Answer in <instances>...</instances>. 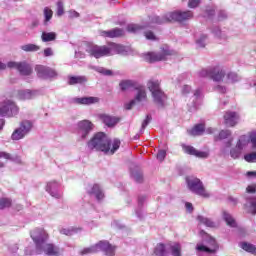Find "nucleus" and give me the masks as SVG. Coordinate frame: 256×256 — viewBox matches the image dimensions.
Returning <instances> with one entry per match:
<instances>
[{
  "mask_svg": "<svg viewBox=\"0 0 256 256\" xmlns=\"http://www.w3.org/2000/svg\"><path fill=\"white\" fill-rule=\"evenodd\" d=\"M30 236L36 245V253L38 255H41L42 253L49 256H57L61 254V250H59L57 246L47 243L49 234H47L45 229L36 228L30 232Z\"/></svg>",
  "mask_w": 256,
  "mask_h": 256,
  "instance_id": "nucleus-1",
  "label": "nucleus"
},
{
  "mask_svg": "<svg viewBox=\"0 0 256 256\" xmlns=\"http://www.w3.org/2000/svg\"><path fill=\"white\" fill-rule=\"evenodd\" d=\"M121 146V141L115 139L112 142L111 147V139L107 136V134L103 132H99L93 136V138L88 142V147L90 149H95L96 151H102L105 155H114L115 151L119 149Z\"/></svg>",
  "mask_w": 256,
  "mask_h": 256,
  "instance_id": "nucleus-2",
  "label": "nucleus"
},
{
  "mask_svg": "<svg viewBox=\"0 0 256 256\" xmlns=\"http://www.w3.org/2000/svg\"><path fill=\"white\" fill-rule=\"evenodd\" d=\"M87 51L92 57L99 59L101 57H111V55H123L125 46L115 43H109L104 46L92 45Z\"/></svg>",
  "mask_w": 256,
  "mask_h": 256,
  "instance_id": "nucleus-3",
  "label": "nucleus"
},
{
  "mask_svg": "<svg viewBox=\"0 0 256 256\" xmlns=\"http://www.w3.org/2000/svg\"><path fill=\"white\" fill-rule=\"evenodd\" d=\"M189 19H193V12L191 11H176L170 12L165 15V17L161 18L159 16H154L152 18V23H156L157 25H162V23H169L171 21H179L180 23L183 21H187Z\"/></svg>",
  "mask_w": 256,
  "mask_h": 256,
  "instance_id": "nucleus-4",
  "label": "nucleus"
},
{
  "mask_svg": "<svg viewBox=\"0 0 256 256\" xmlns=\"http://www.w3.org/2000/svg\"><path fill=\"white\" fill-rule=\"evenodd\" d=\"M147 87L150 93H152V99L155 105H157V107H165V103H167V95L161 90V82H159V80H149Z\"/></svg>",
  "mask_w": 256,
  "mask_h": 256,
  "instance_id": "nucleus-5",
  "label": "nucleus"
},
{
  "mask_svg": "<svg viewBox=\"0 0 256 256\" xmlns=\"http://www.w3.org/2000/svg\"><path fill=\"white\" fill-rule=\"evenodd\" d=\"M186 183L191 193L199 195V197H203L204 199L211 197V194L205 189V185H203V182L199 178L193 176L187 177Z\"/></svg>",
  "mask_w": 256,
  "mask_h": 256,
  "instance_id": "nucleus-6",
  "label": "nucleus"
},
{
  "mask_svg": "<svg viewBox=\"0 0 256 256\" xmlns=\"http://www.w3.org/2000/svg\"><path fill=\"white\" fill-rule=\"evenodd\" d=\"M19 113V107L17 104L11 100H4L0 103V117H13V115H17ZM3 125H5V120L0 119V131L3 129Z\"/></svg>",
  "mask_w": 256,
  "mask_h": 256,
  "instance_id": "nucleus-7",
  "label": "nucleus"
},
{
  "mask_svg": "<svg viewBox=\"0 0 256 256\" xmlns=\"http://www.w3.org/2000/svg\"><path fill=\"white\" fill-rule=\"evenodd\" d=\"M98 251H104V253L107 256L115 255V247L111 246V244H109V242H107V241H100L99 243H97L94 246L84 248L80 252V254L81 255H91L93 253H98Z\"/></svg>",
  "mask_w": 256,
  "mask_h": 256,
  "instance_id": "nucleus-8",
  "label": "nucleus"
},
{
  "mask_svg": "<svg viewBox=\"0 0 256 256\" xmlns=\"http://www.w3.org/2000/svg\"><path fill=\"white\" fill-rule=\"evenodd\" d=\"M174 53L175 52L173 50L166 48L158 53L148 52L146 54H143V59L144 61H147V63H156V61H165L167 57L173 55Z\"/></svg>",
  "mask_w": 256,
  "mask_h": 256,
  "instance_id": "nucleus-9",
  "label": "nucleus"
},
{
  "mask_svg": "<svg viewBox=\"0 0 256 256\" xmlns=\"http://www.w3.org/2000/svg\"><path fill=\"white\" fill-rule=\"evenodd\" d=\"M31 129H33V123L29 120H24L21 122L20 127L17 128L12 133V139L13 141H19L20 139H23L27 134L31 132Z\"/></svg>",
  "mask_w": 256,
  "mask_h": 256,
  "instance_id": "nucleus-10",
  "label": "nucleus"
},
{
  "mask_svg": "<svg viewBox=\"0 0 256 256\" xmlns=\"http://www.w3.org/2000/svg\"><path fill=\"white\" fill-rule=\"evenodd\" d=\"M93 131V123L89 120H82L77 124V134L81 139L89 137V134Z\"/></svg>",
  "mask_w": 256,
  "mask_h": 256,
  "instance_id": "nucleus-11",
  "label": "nucleus"
},
{
  "mask_svg": "<svg viewBox=\"0 0 256 256\" xmlns=\"http://www.w3.org/2000/svg\"><path fill=\"white\" fill-rule=\"evenodd\" d=\"M7 67L9 69H17L21 75H31L33 68L27 62H8Z\"/></svg>",
  "mask_w": 256,
  "mask_h": 256,
  "instance_id": "nucleus-12",
  "label": "nucleus"
},
{
  "mask_svg": "<svg viewBox=\"0 0 256 256\" xmlns=\"http://www.w3.org/2000/svg\"><path fill=\"white\" fill-rule=\"evenodd\" d=\"M35 71L40 79H53V77H57V71L47 66L36 65Z\"/></svg>",
  "mask_w": 256,
  "mask_h": 256,
  "instance_id": "nucleus-13",
  "label": "nucleus"
},
{
  "mask_svg": "<svg viewBox=\"0 0 256 256\" xmlns=\"http://www.w3.org/2000/svg\"><path fill=\"white\" fill-rule=\"evenodd\" d=\"M196 249L201 253H215V251L219 249V246L217 245V241L215 240V238L209 237L208 246L197 244Z\"/></svg>",
  "mask_w": 256,
  "mask_h": 256,
  "instance_id": "nucleus-14",
  "label": "nucleus"
},
{
  "mask_svg": "<svg viewBox=\"0 0 256 256\" xmlns=\"http://www.w3.org/2000/svg\"><path fill=\"white\" fill-rule=\"evenodd\" d=\"M201 95H202L201 89L198 88L194 91L193 96L190 98L188 102V109L191 113L199 109V105H201Z\"/></svg>",
  "mask_w": 256,
  "mask_h": 256,
  "instance_id": "nucleus-15",
  "label": "nucleus"
},
{
  "mask_svg": "<svg viewBox=\"0 0 256 256\" xmlns=\"http://www.w3.org/2000/svg\"><path fill=\"white\" fill-rule=\"evenodd\" d=\"M39 95H41V91L39 90H19L16 97L20 101H29L39 97Z\"/></svg>",
  "mask_w": 256,
  "mask_h": 256,
  "instance_id": "nucleus-16",
  "label": "nucleus"
},
{
  "mask_svg": "<svg viewBox=\"0 0 256 256\" xmlns=\"http://www.w3.org/2000/svg\"><path fill=\"white\" fill-rule=\"evenodd\" d=\"M182 148L184 153H187V155H193L194 157H198V159H207L209 157V152L199 151L193 146L182 145Z\"/></svg>",
  "mask_w": 256,
  "mask_h": 256,
  "instance_id": "nucleus-17",
  "label": "nucleus"
},
{
  "mask_svg": "<svg viewBox=\"0 0 256 256\" xmlns=\"http://www.w3.org/2000/svg\"><path fill=\"white\" fill-rule=\"evenodd\" d=\"M239 123V114L233 111H226L224 114V125L226 127H235Z\"/></svg>",
  "mask_w": 256,
  "mask_h": 256,
  "instance_id": "nucleus-18",
  "label": "nucleus"
},
{
  "mask_svg": "<svg viewBox=\"0 0 256 256\" xmlns=\"http://www.w3.org/2000/svg\"><path fill=\"white\" fill-rule=\"evenodd\" d=\"M147 99V92L145 91V87L140 86L137 88V94L135 96V99L130 101V103L126 104V109H132L135 103H141V101H145Z\"/></svg>",
  "mask_w": 256,
  "mask_h": 256,
  "instance_id": "nucleus-19",
  "label": "nucleus"
},
{
  "mask_svg": "<svg viewBox=\"0 0 256 256\" xmlns=\"http://www.w3.org/2000/svg\"><path fill=\"white\" fill-rule=\"evenodd\" d=\"M203 133H207V135H212V133H215V129L207 128L205 130V125L198 124L194 126L191 130H188V134L192 135V137H197L199 135H202Z\"/></svg>",
  "mask_w": 256,
  "mask_h": 256,
  "instance_id": "nucleus-20",
  "label": "nucleus"
},
{
  "mask_svg": "<svg viewBox=\"0 0 256 256\" xmlns=\"http://www.w3.org/2000/svg\"><path fill=\"white\" fill-rule=\"evenodd\" d=\"M60 184L57 181H50L46 185V191L54 197L55 199H59L61 197V192H59Z\"/></svg>",
  "mask_w": 256,
  "mask_h": 256,
  "instance_id": "nucleus-21",
  "label": "nucleus"
},
{
  "mask_svg": "<svg viewBox=\"0 0 256 256\" xmlns=\"http://www.w3.org/2000/svg\"><path fill=\"white\" fill-rule=\"evenodd\" d=\"M227 76H225V70L219 66L212 67V74L211 79L216 81V83H225V79Z\"/></svg>",
  "mask_w": 256,
  "mask_h": 256,
  "instance_id": "nucleus-22",
  "label": "nucleus"
},
{
  "mask_svg": "<svg viewBox=\"0 0 256 256\" xmlns=\"http://www.w3.org/2000/svg\"><path fill=\"white\" fill-rule=\"evenodd\" d=\"M100 99L99 97H76L73 99V102L76 103V105H95L99 103Z\"/></svg>",
  "mask_w": 256,
  "mask_h": 256,
  "instance_id": "nucleus-23",
  "label": "nucleus"
},
{
  "mask_svg": "<svg viewBox=\"0 0 256 256\" xmlns=\"http://www.w3.org/2000/svg\"><path fill=\"white\" fill-rule=\"evenodd\" d=\"M101 37H108L110 39H114V37H123L125 32L121 28H114L109 31H100Z\"/></svg>",
  "mask_w": 256,
  "mask_h": 256,
  "instance_id": "nucleus-24",
  "label": "nucleus"
},
{
  "mask_svg": "<svg viewBox=\"0 0 256 256\" xmlns=\"http://www.w3.org/2000/svg\"><path fill=\"white\" fill-rule=\"evenodd\" d=\"M100 119L107 127H115V125L119 123V118L107 114L100 115Z\"/></svg>",
  "mask_w": 256,
  "mask_h": 256,
  "instance_id": "nucleus-25",
  "label": "nucleus"
},
{
  "mask_svg": "<svg viewBox=\"0 0 256 256\" xmlns=\"http://www.w3.org/2000/svg\"><path fill=\"white\" fill-rule=\"evenodd\" d=\"M88 193L90 195H94L98 201H101V199L104 197L103 191H101V188L97 184L90 186L88 188Z\"/></svg>",
  "mask_w": 256,
  "mask_h": 256,
  "instance_id": "nucleus-26",
  "label": "nucleus"
},
{
  "mask_svg": "<svg viewBox=\"0 0 256 256\" xmlns=\"http://www.w3.org/2000/svg\"><path fill=\"white\" fill-rule=\"evenodd\" d=\"M20 49L25 51V53H37V51L41 50V46L29 43L20 46Z\"/></svg>",
  "mask_w": 256,
  "mask_h": 256,
  "instance_id": "nucleus-27",
  "label": "nucleus"
},
{
  "mask_svg": "<svg viewBox=\"0 0 256 256\" xmlns=\"http://www.w3.org/2000/svg\"><path fill=\"white\" fill-rule=\"evenodd\" d=\"M154 255L155 256H167L169 252L167 251V246L163 243H159L154 248Z\"/></svg>",
  "mask_w": 256,
  "mask_h": 256,
  "instance_id": "nucleus-28",
  "label": "nucleus"
},
{
  "mask_svg": "<svg viewBox=\"0 0 256 256\" xmlns=\"http://www.w3.org/2000/svg\"><path fill=\"white\" fill-rule=\"evenodd\" d=\"M57 39V33L55 32H42L41 40L43 43H49Z\"/></svg>",
  "mask_w": 256,
  "mask_h": 256,
  "instance_id": "nucleus-29",
  "label": "nucleus"
},
{
  "mask_svg": "<svg viewBox=\"0 0 256 256\" xmlns=\"http://www.w3.org/2000/svg\"><path fill=\"white\" fill-rule=\"evenodd\" d=\"M222 217L229 227H237V222L235 221V218H233V216H231L229 212L223 211Z\"/></svg>",
  "mask_w": 256,
  "mask_h": 256,
  "instance_id": "nucleus-30",
  "label": "nucleus"
},
{
  "mask_svg": "<svg viewBox=\"0 0 256 256\" xmlns=\"http://www.w3.org/2000/svg\"><path fill=\"white\" fill-rule=\"evenodd\" d=\"M68 83L69 85H83V83H87V78L85 76H72Z\"/></svg>",
  "mask_w": 256,
  "mask_h": 256,
  "instance_id": "nucleus-31",
  "label": "nucleus"
},
{
  "mask_svg": "<svg viewBox=\"0 0 256 256\" xmlns=\"http://www.w3.org/2000/svg\"><path fill=\"white\" fill-rule=\"evenodd\" d=\"M238 81H241V77H239V75H237V73L235 72H229L226 75V79L224 80V83H237Z\"/></svg>",
  "mask_w": 256,
  "mask_h": 256,
  "instance_id": "nucleus-32",
  "label": "nucleus"
},
{
  "mask_svg": "<svg viewBox=\"0 0 256 256\" xmlns=\"http://www.w3.org/2000/svg\"><path fill=\"white\" fill-rule=\"evenodd\" d=\"M236 145L243 151L247 145H249V136L242 135L239 137Z\"/></svg>",
  "mask_w": 256,
  "mask_h": 256,
  "instance_id": "nucleus-33",
  "label": "nucleus"
},
{
  "mask_svg": "<svg viewBox=\"0 0 256 256\" xmlns=\"http://www.w3.org/2000/svg\"><path fill=\"white\" fill-rule=\"evenodd\" d=\"M213 73V67L209 68H203L200 71H198L197 75L201 79H204L205 77H209L211 79V75Z\"/></svg>",
  "mask_w": 256,
  "mask_h": 256,
  "instance_id": "nucleus-34",
  "label": "nucleus"
},
{
  "mask_svg": "<svg viewBox=\"0 0 256 256\" xmlns=\"http://www.w3.org/2000/svg\"><path fill=\"white\" fill-rule=\"evenodd\" d=\"M241 153H243V150L236 144L235 147L230 149L229 155L232 159H239V157H241Z\"/></svg>",
  "mask_w": 256,
  "mask_h": 256,
  "instance_id": "nucleus-35",
  "label": "nucleus"
},
{
  "mask_svg": "<svg viewBox=\"0 0 256 256\" xmlns=\"http://www.w3.org/2000/svg\"><path fill=\"white\" fill-rule=\"evenodd\" d=\"M197 220L199 221V223H201L202 225H205L206 227H215V222H213V220L203 217L201 215H199L197 217Z\"/></svg>",
  "mask_w": 256,
  "mask_h": 256,
  "instance_id": "nucleus-36",
  "label": "nucleus"
},
{
  "mask_svg": "<svg viewBox=\"0 0 256 256\" xmlns=\"http://www.w3.org/2000/svg\"><path fill=\"white\" fill-rule=\"evenodd\" d=\"M120 89L121 91H127L128 89H131L135 83L131 80H123L120 82Z\"/></svg>",
  "mask_w": 256,
  "mask_h": 256,
  "instance_id": "nucleus-37",
  "label": "nucleus"
},
{
  "mask_svg": "<svg viewBox=\"0 0 256 256\" xmlns=\"http://www.w3.org/2000/svg\"><path fill=\"white\" fill-rule=\"evenodd\" d=\"M60 233L62 235L71 236V235H74V233H79V228H74V227L62 228V229H60Z\"/></svg>",
  "mask_w": 256,
  "mask_h": 256,
  "instance_id": "nucleus-38",
  "label": "nucleus"
},
{
  "mask_svg": "<svg viewBox=\"0 0 256 256\" xmlns=\"http://www.w3.org/2000/svg\"><path fill=\"white\" fill-rule=\"evenodd\" d=\"M44 25H47L49 21L53 18V10H51L49 7L44 8Z\"/></svg>",
  "mask_w": 256,
  "mask_h": 256,
  "instance_id": "nucleus-39",
  "label": "nucleus"
},
{
  "mask_svg": "<svg viewBox=\"0 0 256 256\" xmlns=\"http://www.w3.org/2000/svg\"><path fill=\"white\" fill-rule=\"evenodd\" d=\"M170 249H171V254L173 256H181V244L174 243L173 245L170 246Z\"/></svg>",
  "mask_w": 256,
  "mask_h": 256,
  "instance_id": "nucleus-40",
  "label": "nucleus"
},
{
  "mask_svg": "<svg viewBox=\"0 0 256 256\" xmlns=\"http://www.w3.org/2000/svg\"><path fill=\"white\" fill-rule=\"evenodd\" d=\"M241 249L244 251H247L248 253H255L256 248L253 246V244H249L247 242H242L240 244Z\"/></svg>",
  "mask_w": 256,
  "mask_h": 256,
  "instance_id": "nucleus-41",
  "label": "nucleus"
},
{
  "mask_svg": "<svg viewBox=\"0 0 256 256\" xmlns=\"http://www.w3.org/2000/svg\"><path fill=\"white\" fill-rule=\"evenodd\" d=\"M249 143H251L252 149L256 150V131L250 132L248 135Z\"/></svg>",
  "mask_w": 256,
  "mask_h": 256,
  "instance_id": "nucleus-42",
  "label": "nucleus"
},
{
  "mask_svg": "<svg viewBox=\"0 0 256 256\" xmlns=\"http://www.w3.org/2000/svg\"><path fill=\"white\" fill-rule=\"evenodd\" d=\"M228 137H231V131L222 130V131H220L219 136L215 138V140L219 141L221 139H227Z\"/></svg>",
  "mask_w": 256,
  "mask_h": 256,
  "instance_id": "nucleus-43",
  "label": "nucleus"
},
{
  "mask_svg": "<svg viewBox=\"0 0 256 256\" xmlns=\"http://www.w3.org/2000/svg\"><path fill=\"white\" fill-rule=\"evenodd\" d=\"M248 205L250 207V213L252 215H256V197L255 198H251L249 201H248Z\"/></svg>",
  "mask_w": 256,
  "mask_h": 256,
  "instance_id": "nucleus-44",
  "label": "nucleus"
},
{
  "mask_svg": "<svg viewBox=\"0 0 256 256\" xmlns=\"http://www.w3.org/2000/svg\"><path fill=\"white\" fill-rule=\"evenodd\" d=\"M245 161H247V163H256V152H251L249 154H246L244 156Z\"/></svg>",
  "mask_w": 256,
  "mask_h": 256,
  "instance_id": "nucleus-45",
  "label": "nucleus"
},
{
  "mask_svg": "<svg viewBox=\"0 0 256 256\" xmlns=\"http://www.w3.org/2000/svg\"><path fill=\"white\" fill-rule=\"evenodd\" d=\"M65 13V8L63 6V1H58L57 2V12H56V15L58 17H62V15H64Z\"/></svg>",
  "mask_w": 256,
  "mask_h": 256,
  "instance_id": "nucleus-46",
  "label": "nucleus"
},
{
  "mask_svg": "<svg viewBox=\"0 0 256 256\" xmlns=\"http://www.w3.org/2000/svg\"><path fill=\"white\" fill-rule=\"evenodd\" d=\"M7 207H11V199H8V198L0 199V209H7Z\"/></svg>",
  "mask_w": 256,
  "mask_h": 256,
  "instance_id": "nucleus-47",
  "label": "nucleus"
},
{
  "mask_svg": "<svg viewBox=\"0 0 256 256\" xmlns=\"http://www.w3.org/2000/svg\"><path fill=\"white\" fill-rule=\"evenodd\" d=\"M131 176L137 183H141V181H143V174L139 171L132 172Z\"/></svg>",
  "mask_w": 256,
  "mask_h": 256,
  "instance_id": "nucleus-48",
  "label": "nucleus"
},
{
  "mask_svg": "<svg viewBox=\"0 0 256 256\" xmlns=\"http://www.w3.org/2000/svg\"><path fill=\"white\" fill-rule=\"evenodd\" d=\"M207 41V35H201L200 38L196 40V45L199 47H205Z\"/></svg>",
  "mask_w": 256,
  "mask_h": 256,
  "instance_id": "nucleus-49",
  "label": "nucleus"
},
{
  "mask_svg": "<svg viewBox=\"0 0 256 256\" xmlns=\"http://www.w3.org/2000/svg\"><path fill=\"white\" fill-rule=\"evenodd\" d=\"M151 123V115H147L145 120L142 122L141 130L140 132L143 133L145 131V128Z\"/></svg>",
  "mask_w": 256,
  "mask_h": 256,
  "instance_id": "nucleus-50",
  "label": "nucleus"
},
{
  "mask_svg": "<svg viewBox=\"0 0 256 256\" xmlns=\"http://www.w3.org/2000/svg\"><path fill=\"white\" fill-rule=\"evenodd\" d=\"M212 33L215 35V37H218L220 39H225V35H222L221 29H219V27H215L212 30Z\"/></svg>",
  "mask_w": 256,
  "mask_h": 256,
  "instance_id": "nucleus-51",
  "label": "nucleus"
},
{
  "mask_svg": "<svg viewBox=\"0 0 256 256\" xmlns=\"http://www.w3.org/2000/svg\"><path fill=\"white\" fill-rule=\"evenodd\" d=\"M127 31L129 33H137L139 31V26L135 25V24H129L127 26Z\"/></svg>",
  "mask_w": 256,
  "mask_h": 256,
  "instance_id": "nucleus-52",
  "label": "nucleus"
},
{
  "mask_svg": "<svg viewBox=\"0 0 256 256\" xmlns=\"http://www.w3.org/2000/svg\"><path fill=\"white\" fill-rule=\"evenodd\" d=\"M43 55L44 57H53V55H55V52H53V48L48 47L44 49Z\"/></svg>",
  "mask_w": 256,
  "mask_h": 256,
  "instance_id": "nucleus-53",
  "label": "nucleus"
},
{
  "mask_svg": "<svg viewBox=\"0 0 256 256\" xmlns=\"http://www.w3.org/2000/svg\"><path fill=\"white\" fill-rule=\"evenodd\" d=\"M146 39L150 40V41H155V39H157V37L155 36V34L152 31H146L144 33Z\"/></svg>",
  "mask_w": 256,
  "mask_h": 256,
  "instance_id": "nucleus-54",
  "label": "nucleus"
},
{
  "mask_svg": "<svg viewBox=\"0 0 256 256\" xmlns=\"http://www.w3.org/2000/svg\"><path fill=\"white\" fill-rule=\"evenodd\" d=\"M165 157H167V152L165 150H160L157 153V159L158 161H163L165 159Z\"/></svg>",
  "mask_w": 256,
  "mask_h": 256,
  "instance_id": "nucleus-55",
  "label": "nucleus"
},
{
  "mask_svg": "<svg viewBox=\"0 0 256 256\" xmlns=\"http://www.w3.org/2000/svg\"><path fill=\"white\" fill-rule=\"evenodd\" d=\"M96 71H98V73H101L102 75H112L111 70H107L103 67L97 68Z\"/></svg>",
  "mask_w": 256,
  "mask_h": 256,
  "instance_id": "nucleus-56",
  "label": "nucleus"
},
{
  "mask_svg": "<svg viewBox=\"0 0 256 256\" xmlns=\"http://www.w3.org/2000/svg\"><path fill=\"white\" fill-rule=\"evenodd\" d=\"M199 3H201V0H189L188 7H190L191 9H195V7L199 5Z\"/></svg>",
  "mask_w": 256,
  "mask_h": 256,
  "instance_id": "nucleus-57",
  "label": "nucleus"
},
{
  "mask_svg": "<svg viewBox=\"0 0 256 256\" xmlns=\"http://www.w3.org/2000/svg\"><path fill=\"white\" fill-rule=\"evenodd\" d=\"M232 143H233V139L232 138L225 143V146H224V148L222 150L223 153H227V151L231 147Z\"/></svg>",
  "mask_w": 256,
  "mask_h": 256,
  "instance_id": "nucleus-58",
  "label": "nucleus"
},
{
  "mask_svg": "<svg viewBox=\"0 0 256 256\" xmlns=\"http://www.w3.org/2000/svg\"><path fill=\"white\" fill-rule=\"evenodd\" d=\"M247 193H256V184H252L247 186L246 188Z\"/></svg>",
  "mask_w": 256,
  "mask_h": 256,
  "instance_id": "nucleus-59",
  "label": "nucleus"
},
{
  "mask_svg": "<svg viewBox=\"0 0 256 256\" xmlns=\"http://www.w3.org/2000/svg\"><path fill=\"white\" fill-rule=\"evenodd\" d=\"M69 17H70V19H77V17H79V12H77L75 10H70Z\"/></svg>",
  "mask_w": 256,
  "mask_h": 256,
  "instance_id": "nucleus-60",
  "label": "nucleus"
},
{
  "mask_svg": "<svg viewBox=\"0 0 256 256\" xmlns=\"http://www.w3.org/2000/svg\"><path fill=\"white\" fill-rule=\"evenodd\" d=\"M145 201H147V197L145 196H140L138 198V207L141 208L143 207V203H145Z\"/></svg>",
  "mask_w": 256,
  "mask_h": 256,
  "instance_id": "nucleus-61",
  "label": "nucleus"
},
{
  "mask_svg": "<svg viewBox=\"0 0 256 256\" xmlns=\"http://www.w3.org/2000/svg\"><path fill=\"white\" fill-rule=\"evenodd\" d=\"M190 92H191V86L184 85L183 88H182L183 95H187V93H190Z\"/></svg>",
  "mask_w": 256,
  "mask_h": 256,
  "instance_id": "nucleus-62",
  "label": "nucleus"
},
{
  "mask_svg": "<svg viewBox=\"0 0 256 256\" xmlns=\"http://www.w3.org/2000/svg\"><path fill=\"white\" fill-rule=\"evenodd\" d=\"M215 90L218 91V93H225L227 91V88L224 86L218 85L215 87Z\"/></svg>",
  "mask_w": 256,
  "mask_h": 256,
  "instance_id": "nucleus-63",
  "label": "nucleus"
},
{
  "mask_svg": "<svg viewBox=\"0 0 256 256\" xmlns=\"http://www.w3.org/2000/svg\"><path fill=\"white\" fill-rule=\"evenodd\" d=\"M0 159H11V155L5 152H0Z\"/></svg>",
  "mask_w": 256,
  "mask_h": 256,
  "instance_id": "nucleus-64",
  "label": "nucleus"
}]
</instances>
